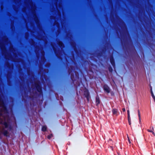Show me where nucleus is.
I'll return each instance as SVG.
<instances>
[{
  "label": "nucleus",
  "instance_id": "obj_1",
  "mask_svg": "<svg viewBox=\"0 0 155 155\" xmlns=\"http://www.w3.org/2000/svg\"><path fill=\"white\" fill-rule=\"evenodd\" d=\"M0 123L4 124L5 127L8 126V123L6 121V118L5 117L3 114L6 112V108L3 102L2 99L0 98Z\"/></svg>",
  "mask_w": 155,
  "mask_h": 155
},
{
  "label": "nucleus",
  "instance_id": "obj_2",
  "mask_svg": "<svg viewBox=\"0 0 155 155\" xmlns=\"http://www.w3.org/2000/svg\"><path fill=\"white\" fill-rule=\"evenodd\" d=\"M104 90L107 92L108 93L110 92V89L109 87L106 85H105L104 87Z\"/></svg>",
  "mask_w": 155,
  "mask_h": 155
},
{
  "label": "nucleus",
  "instance_id": "obj_3",
  "mask_svg": "<svg viewBox=\"0 0 155 155\" xmlns=\"http://www.w3.org/2000/svg\"><path fill=\"white\" fill-rule=\"evenodd\" d=\"M112 112L113 114L116 116L118 115V112L117 110L116 109H113L112 110Z\"/></svg>",
  "mask_w": 155,
  "mask_h": 155
},
{
  "label": "nucleus",
  "instance_id": "obj_4",
  "mask_svg": "<svg viewBox=\"0 0 155 155\" xmlns=\"http://www.w3.org/2000/svg\"><path fill=\"white\" fill-rule=\"evenodd\" d=\"M138 116L139 117V121L140 123L141 122V116H140V112L139 110H138Z\"/></svg>",
  "mask_w": 155,
  "mask_h": 155
},
{
  "label": "nucleus",
  "instance_id": "obj_5",
  "mask_svg": "<svg viewBox=\"0 0 155 155\" xmlns=\"http://www.w3.org/2000/svg\"><path fill=\"white\" fill-rule=\"evenodd\" d=\"M86 97L87 98V99L88 100L89 98V94L87 92H86V93L85 94Z\"/></svg>",
  "mask_w": 155,
  "mask_h": 155
},
{
  "label": "nucleus",
  "instance_id": "obj_6",
  "mask_svg": "<svg viewBox=\"0 0 155 155\" xmlns=\"http://www.w3.org/2000/svg\"><path fill=\"white\" fill-rule=\"evenodd\" d=\"M151 95H152V97H153L154 100L155 101V97L154 96V94L153 93V91H152V88H151Z\"/></svg>",
  "mask_w": 155,
  "mask_h": 155
},
{
  "label": "nucleus",
  "instance_id": "obj_7",
  "mask_svg": "<svg viewBox=\"0 0 155 155\" xmlns=\"http://www.w3.org/2000/svg\"><path fill=\"white\" fill-rule=\"evenodd\" d=\"M100 103V100L98 97H97L96 98V104L97 105H98Z\"/></svg>",
  "mask_w": 155,
  "mask_h": 155
},
{
  "label": "nucleus",
  "instance_id": "obj_8",
  "mask_svg": "<svg viewBox=\"0 0 155 155\" xmlns=\"http://www.w3.org/2000/svg\"><path fill=\"white\" fill-rule=\"evenodd\" d=\"M47 127L46 126H43L42 128V130L43 131H45L46 130Z\"/></svg>",
  "mask_w": 155,
  "mask_h": 155
},
{
  "label": "nucleus",
  "instance_id": "obj_9",
  "mask_svg": "<svg viewBox=\"0 0 155 155\" xmlns=\"http://www.w3.org/2000/svg\"><path fill=\"white\" fill-rule=\"evenodd\" d=\"M58 44L59 46L61 47H62V46L63 45V44L62 42L60 41L58 42Z\"/></svg>",
  "mask_w": 155,
  "mask_h": 155
},
{
  "label": "nucleus",
  "instance_id": "obj_10",
  "mask_svg": "<svg viewBox=\"0 0 155 155\" xmlns=\"http://www.w3.org/2000/svg\"><path fill=\"white\" fill-rule=\"evenodd\" d=\"M127 112L128 114V119H129V118H130L129 110H127Z\"/></svg>",
  "mask_w": 155,
  "mask_h": 155
},
{
  "label": "nucleus",
  "instance_id": "obj_11",
  "mask_svg": "<svg viewBox=\"0 0 155 155\" xmlns=\"http://www.w3.org/2000/svg\"><path fill=\"white\" fill-rule=\"evenodd\" d=\"M128 122H129V124L130 125L131 124V121H130V118H129V119H128Z\"/></svg>",
  "mask_w": 155,
  "mask_h": 155
},
{
  "label": "nucleus",
  "instance_id": "obj_12",
  "mask_svg": "<svg viewBox=\"0 0 155 155\" xmlns=\"http://www.w3.org/2000/svg\"><path fill=\"white\" fill-rule=\"evenodd\" d=\"M4 134L5 135H6V136H7L8 135V133L7 131H5L4 132Z\"/></svg>",
  "mask_w": 155,
  "mask_h": 155
},
{
  "label": "nucleus",
  "instance_id": "obj_13",
  "mask_svg": "<svg viewBox=\"0 0 155 155\" xmlns=\"http://www.w3.org/2000/svg\"><path fill=\"white\" fill-rule=\"evenodd\" d=\"M52 136V135H49V136H48V139H50L51 137Z\"/></svg>",
  "mask_w": 155,
  "mask_h": 155
},
{
  "label": "nucleus",
  "instance_id": "obj_14",
  "mask_svg": "<svg viewBox=\"0 0 155 155\" xmlns=\"http://www.w3.org/2000/svg\"><path fill=\"white\" fill-rule=\"evenodd\" d=\"M127 137L128 138V140L129 141V143H131V142L129 139V137Z\"/></svg>",
  "mask_w": 155,
  "mask_h": 155
},
{
  "label": "nucleus",
  "instance_id": "obj_15",
  "mask_svg": "<svg viewBox=\"0 0 155 155\" xmlns=\"http://www.w3.org/2000/svg\"><path fill=\"white\" fill-rule=\"evenodd\" d=\"M122 110H123V111H124H124H125V108H123Z\"/></svg>",
  "mask_w": 155,
  "mask_h": 155
},
{
  "label": "nucleus",
  "instance_id": "obj_16",
  "mask_svg": "<svg viewBox=\"0 0 155 155\" xmlns=\"http://www.w3.org/2000/svg\"><path fill=\"white\" fill-rule=\"evenodd\" d=\"M147 131H148V132H152V131H151V130H147Z\"/></svg>",
  "mask_w": 155,
  "mask_h": 155
},
{
  "label": "nucleus",
  "instance_id": "obj_17",
  "mask_svg": "<svg viewBox=\"0 0 155 155\" xmlns=\"http://www.w3.org/2000/svg\"><path fill=\"white\" fill-rule=\"evenodd\" d=\"M111 64H113V61H112V60H111Z\"/></svg>",
  "mask_w": 155,
  "mask_h": 155
},
{
  "label": "nucleus",
  "instance_id": "obj_18",
  "mask_svg": "<svg viewBox=\"0 0 155 155\" xmlns=\"http://www.w3.org/2000/svg\"><path fill=\"white\" fill-rule=\"evenodd\" d=\"M152 133H153V134H154H154H155L153 132V131H152Z\"/></svg>",
  "mask_w": 155,
  "mask_h": 155
},
{
  "label": "nucleus",
  "instance_id": "obj_19",
  "mask_svg": "<svg viewBox=\"0 0 155 155\" xmlns=\"http://www.w3.org/2000/svg\"><path fill=\"white\" fill-rule=\"evenodd\" d=\"M118 155H120V154H118Z\"/></svg>",
  "mask_w": 155,
  "mask_h": 155
}]
</instances>
